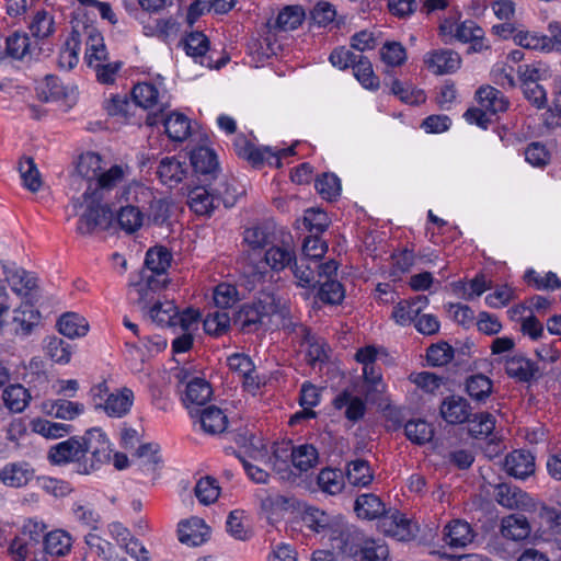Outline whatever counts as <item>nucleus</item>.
Here are the masks:
<instances>
[{"label": "nucleus", "mask_w": 561, "mask_h": 561, "mask_svg": "<svg viewBox=\"0 0 561 561\" xmlns=\"http://www.w3.org/2000/svg\"><path fill=\"white\" fill-rule=\"evenodd\" d=\"M149 192L146 187L137 182H131L123 187L119 199L125 202L117 211V222L124 231L133 233L140 229L144 224L145 215L140 207L136 204L139 203V196H146Z\"/></svg>", "instance_id": "nucleus-1"}, {"label": "nucleus", "mask_w": 561, "mask_h": 561, "mask_svg": "<svg viewBox=\"0 0 561 561\" xmlns=\"http://www.w3.org/2000/svg\"><path fill=\"white\" fill-rule=\"evenodd\" d=\"M84 461L83 473H90L99 465L105 463L111 459V444L106 434L100 428H91L81 437Z\"/></svg>", "instance_id": "nucleus-2"}, {"label": "nucleus", "mask_w": 561, "mask_h": 561, "mask_svg": "<svg viewBox=\"0 0 561 561\" xmlns=\"http://www.w3.org/2000/svg\"><path fill=\"white\" fill-rule=\"evenodd\" d=\"M90 195L91 197L88 201L83 198L87 209L80 216L77 226V231L81 234H90L96 228L106 229L113 218L111 208L102 204L104 197L99 192H92Z\"/></svg>", "instance_id": "nucleus-3"}, {"label": "nucleus", "mask_w": 561, "mask_h": 561, "mask_svg": "<svg viewBox=\"0 0 561 561\" xmlns=\"http://www.w3.org/2000/svg\"><path fill=\"white\" fill-rule=\"evenodd\" d=\"M102 170V158L95 152H85L79 157L76 170L70 175V186L79 191L84 183L87 188L82 198L88 201L92 193L93 185Z\"/></svg>", "instance_id": "nucleus-4"}, {"label": "nucleus", "mask_w": 561, "mask_h": 561, "mask_svg": "<svg viewBox=\"0 0 561 561\" xmlns=\"http://www.w3.org/2000/svg\"><path fill=\"white\" fill-rule=\"evenodd\" d=\"M364 540L365 536L362 531L340 522L335 530H333L329 542L333 551L357 559Z\"/></svg>", "instance_id": "nucleus-5"}, {"label": "nucleus", "mask_w": 561, "mask_h": 561, "mask_svg": "<svg viewBox=\"0 0 561 561\" xmlns=\"http://www.w3.org/2000/svg\"><path fill=\"white\" fill-rule=\"evenodd\" d=\"M276 311V305L273 297H265L252 304L244 305L238 313V322L243 331H255L264 318L272 316Z\"/></svg>", "instance_id": "nucleus-6"}, {"label": "nucleus", "mask_w": 561, "mask_h": 561, "mask_svg": "<svg viewBox=\"0 0 561 561\" xmlns=\"http://www.w3.org/2000/svg\"><path fill=\"white\" fill-rule=\"evenodd\" d=\"M378 528L387 536L400 541L412 539L414 526L404 514L396 508H388L378 522Z\"/></svg>", "instance_id": "nucleus-7"}, {"label": "nucleus", "mask_w": 561, "mask_h": 561, "mask_svg": "<svg viewBox=\"0 0 561 561\" xmlns=\"http://www.w3.org/2000/svg\"><path fill=\"white\" fill-rule=\"evenodd\" d=\"M233 148L238 157L247 159L253 167H260L266 162L268 165L280 168L279 157L274 154L270 147L256 148L243 135L234 138Z\"/></svg>", "instance_id": "nucleus-8"}, {"label": "nucleus", "mask_w": 561, "mask_h": 561, "mask_svg": "<svg viewBox=\"0 0 561 561\" xmlns=\"http://www.w3.org/2000/svg\"><path fill=\"white\" fill-rule=\"evenodd\" d=\"M501 360L504 363V369L507 376L516 381L530 382L541 376L537 363L520 353L507 355Z\"/></svg>", "instance_id": "nucleus-9"}, {"label": "nucleus", "mask_w": 561, "mask_h": 561, "mask_svg": "<svg viewBox=\"0 0 561 561\" xmlns=\"http://www.w3.org/2000/svg\"><path fill=\"white\" fill-rule=\"evenodd\" d=\"M35 477V470L27 461L5 463L0 470V482L13 489L26 486Z\"/></svg>", "instance_id": "nucleus-10"}, {"label": "nucleus", "mask_w": 561, "mask_h": 561, "mask_svg": "<svg viewBox=\"0 0 561 561\" xmlns=\"http://www.w3.org/2000/svg\"><path fill=\"white\" fill-rule=\"evenodd\" d=\"M427 69L437 76L453 73L459 69L460 56L450 49H438L430 51L424 57Z\"/></svg>", "instance_id": "nucleus-11"}, {"label": "nucleus", "mask_w": 561, "mask_h": 561, "mask_svg": "<svg viewBox=\"0 0 561 561\" xmlns=\"http://www.w3.org/2000/svg\"><path fill=\"white\" fill-rule=\"evenodd\" d=\"M48 459L55 465H65L83 459L81 437L72 436L50 447Z\"/></svg>", "instance_id": "nucleus-12"}, {"label": "nucleus", "mask_w": 561, "mask_h": 561, "mask_svg": "<svg viewBox=\"0 0 561 561\" xmlns=\"http://www.w3.org/2000/svg\"><path fill=\"white\" fill-rule=\"evenodd\" d=\"M442 417L449 424H462L471 417V405L460 396H449L439 407Z\"/></svg>", "instance_id": "nucleus-13"}, {"label": "nucleus", "mask_w": 561, "mask_h": 561, "mask_svg": "<svg viewBox=\"0 0 561 561\" xmlns=\"http://www.w3.org/2000/svg\"><path fill=\"white\" fill-rule=\"evenodd\" d=\"M301 519L307 528L317 534H321L322 537L328 538V540L340 523V520L331 517L324 511L312 506L304 511Z\"/></svg>", "instance_id": "nucleus-14"}, {"label": "nucleus", "mask_w": 561, "mask_h": 561, "mask_svg": "<svg viewBox=\"0 0 561 561\" xmlns=\"http://www.w3.org/2000/svg\"><path fill=\"white\" fill-rule=\"evenodd\" d=\"M179 540L190 547L204 543L209 537V527L202 518L192 517L179 524Z\"/></svg>", "instance_id": "nucleus-15"}, {"label": "nucleus", "mask_w": 561, "mask_h": 561, "mask_svg": "<svg viewBox=\"0 0 561 561\" xmlns=\"http://www.w3.org/2000/svg\"><path fill=\"white\" fill-rule=\"evenodd\" d=\"M192 417H198L202 430L207 434H219L222 433L227 427V416L221 409L209 405L203 410L193 409L190 410Z\"/></svg>", "instance_id": "nucleus-16"}, {"label": "nucleus", "mask_w": 561, "mask_h": 561, "mask_svg": "<svg viewBox=\"0 0 561 561\" xmlns=\"http://www.w3.org/2000/svg\"><path fill=\"white\" fill-rule=\"evenodd\" d=\"M221 198L206 186H196L188 192L187 204L199 216H209L218 207Z\"/></svg>", "instance_id": "nucleus-17"}, {"label": "nucleus", "mask_w": 561, "mask_h": 561, "mask_svg": "<svg viewBox=\"0 0 561 561\" xmlns=\"http://www.w3.org/2000/svg\"><path fill=\"white\" fill-rule=\"evenodd\" d=\"M85 53L84 61L88 67L95 62L106 60L108 53L102 33L94 26H84Z\"/></svg>", "instance_id": "nucleus-18"}, {"label": "nucleus", "mask_w": 561, "mask_h": 561, "mask_svg": "<svg viewBox=\"0 0 561 561\" xmlns=\"http://www.w3.org/2000/svg\"><path fill=\"white\" fill-rule=\"evenodd\" d=\"M505 471L517 479H525L535 471L534 457L526 450H514L505 457Z\"/></svg>", "instance_id": "nucleus-19"}, {"label": "nucleus", "mask_w": 561, "mask_h": 561, "mask_svg": "<svg viewBox=\"0 0 561 561\" xmlns=\"http://www.w3.org/2000/svg\"><path fill=\"white\" fill-rule=\"evenodd\" d=\"M186 55L193 57L202 66L211 67V60L206 57L209 49V41L202 32H191L181 42Z\"/></svg>", "instance_id": "nucleus-20"}, {"label": "nucleus", "mask_w": 561, "mask_h": 561, "mask_svg": "<svg viewBox=\"0 0 561 561\" xmlns=\"http://www.w3.org/2000/svg\"><path fill=\"white\" fill-rule=\"evenodd\" d=\"M494 497L500 505L510 510L524 508L528 506L530 501L526 492L507 483H501L495 486Z\"/></svg>", "instance_id": "nucleus-21"}, {"label": "nucleus", "mask_w": 561, "mask_h": 561, "mask_svg": "<svg viewBox=\"0 0 561 561\" xmlns=\"http://www.w3.org/2000/svg\"><path fill=\"white\" fill-rule=\"evenodd\" d=\"M188 167L176 157L163 158L158 167L157 174L161 182L170 187L176 186L186 176Z\"/></svg>", "instance_id": "nucleus-22"}, {"label": "nucleus", "mask_w": 561, "mask_h": 561, "mask_svg": "<svg viewBox=\"0 0 561 561\" xmlns=\"http://www.w3.org/2000/svg\"><path fill=\"white\" fill-rule=\"evenodd\" d=\"M296 260V252L289 243L272 245L265 251L264 262L273 272H282L290 267Z\"/></svg>", "instance_id": "nucleus-23"}, {"label": "nucleus", "mask_w": 561, "mask_h": 561, "mask_svg": "<svg viewBox=\"0 0 561 561\" xmlns=\"http://www.w3.org/2000/svg\"><path fill=\"white\" fill-rule=\"evenodd\" d=\"M473 530L469 523L460 519L450 522L445 527L444 541L453 548H462L472 542Z\"/></svg>", "instance_id": "nucleus-24"}, {"label": "nucleus", "mask_w": 561, "mask_h": 561, "mask_svg": "<svg viewBox=\"0 0 561 561\" xmlns=\"http://www.w3.org/2000/svg\"><path fill=\"white\" fill-rule=\"evenodd\" d=\"M191 164L196 173L215 178L219 169L216 153L207 147H198L191 152Z\"/></svg>", "instance_id": "nucleus-25"}, {"label": "nucleus", "mask_w": 561, "mask_h": 561, "mask_svg": "<svg viewBox=\"0 0 561 561\" xmlns=\"http://www.w3.org/2000/svg\"><path fill=\"white\" fill-rule=\"evenodd\" d=\"M211 393L210 385L205 379L196 377L186 383L182 401L187 409H191V405H204Z\"/></svg>", "instance_id": "nucleus-26"}, {"label": "nucleus", "mask_w": 561, "mask_h": 561, "mask_svg": "<svg viewBox=\"0 0 561 561\" xmlns=\"http://www.w3.org/2000/svg\"><path fill=\"white\" fill-rule=\"evenodd\" d=\"M354 510L359 518L363 519H380L387 511L382 501L373 493H365L357 496Z\"/></svg>", "instance_id": "nucleus-27"}, {"label": "nucleus", "mask_w": 561, "mask_h": 561, "mask_svg": "<svg viewBox=\"0 0 561 561\" xmlns=\"http://www.w3.org/2000/svg\"><path fill=\"white\" fill-rule=\"evenodd\" d=\"M81 46L80 33L72 30L58 55V67L61 70L69 71L79 62V53Z\"/></svg>", "instance_id": "nucleus-28"}, {"label": "nucleus", "mask_w": 561, "mask_h": 561, "mask_svg": "<svg viewBox=\"0 0 561 561\" xmlns=\"http://www.w3.org/2000/svg\"><path fill=\"white\" fill-rule=\"evenodd\" d=\"M477 99L481 107H483L490 115L505 112L508 107V101L505 99L503 93L490 85L481 87L477 91Z\"/></svg>", "instance_id": "nucleus-29"}, {"label": "nucleus", "mask_w": 561, "mask_h": 561, "mask_svg": "<svg viewBox=\"0 0 561 561\" xmlns=\"http://www.w3.org/2000/svg\"><path fill=\"white\" fill-rule=\"evenodd\" d=\"M501 533L514 541L526 539L530 535V525L523 514H512L502 519Z\"/></svg>", "instance_id": "nucleus-30"}, {"label": "nucleus", "mask_w": 561, "mask_h": 561, "mask_svg": "<svg viewBox=\"0 0 561 561\" xmlns=\"http://www.w3.org/2000/svg\"><path fill=\"white\" fill-rule=\"evenodd\" d=\"M333 405L337 410L346 408L345 417L352 422L360 420L366 412V404L363 399L352 396L347 390L342 391L334 398Z\"/></svg>", "instance_id": "nucleus-31"}, {"label": "nucleus", "mask_w": 561, "mask_h": 561, "mask_svg": "<svg viewBox=\"0 0 561 561\" xmlns=\"http://www.w3.org/2000/svg\"><path fill=\"white\" fill-rule=\"evenodd\" d=\"M129 174L130 169L128 165L123 167L118 164L111 167L105 172L100 171V174L91 192H99V194L103 196L104 191H110L114 188L117 184L122 183Z\"/></svg>", "instance_id": "nucleus-32"}, {"label": "nucleus", "mask_w": 561, "mask_h": 561, "mask_svg": "<svg viewBox=\"0 0 561 561\" xmlns=\"http://www.w3.org/2000/svg\"><path fill=\"white\" fill-rule=\"evenodd\" d=\"M345 478L353 486L365 488L374 480L370 465L367 460H352L346 466Z\"/></svg>", "instance_id": "nucleus-33"}, {"label": "nucleus", "mask_w": 561, "mask_h": 561, "mask_svg": "<svg viewBox=\"0 0 561 561\" xmlns=\"http://www.w3.org/2000/svg\"><path fill=\"white\" fill-rule=\"evenodd\" d=\"M305 11L300 5H287L280 10L272 25L277 31L287 32L296 30L305 20Z\"/></svg>", "instance_id": "nucleus-34"}, {"label": "nucleus", "mask_w": 561, "mask_h": 561, "mask_svg": "<svg viewBox=\"0 0 561 561\" xmlns=\"http://www.w3.org/2000/svg\"><path fill=\"white\" fill-rule=\"evenodd\" d=\"M57 324L59 332L69 339L82 337L89 331L88 321L75 312L62 314Z\"/></svg>", "instance_id": "nucleus-35"}, {"label": "nucleus", "mask_w": 561, "mask_h": 561, "mask_svg": "<svg viewBox=\"0 0 561 561\" xmlns=\"http://www.w3.org/2000/svg\"><path fill=\"white\" fill-rule=\"evenodd\" d=\"M134 393L130 389L124 388L118 393H111L105 400L104 411L108 416L122 417L131 408Z\"/></svg>", "instance_id": "nucleus-36"}, {"label": "nucleus", "mask_w": 561, "mask_h": 561, "mask_svg": "<svg viewBox=\"0 0 561 561\" xmlns=\"http://www.w3.org/2000/svg\"><path fill=\"white\" fill-rule=\"evenodd\" d=\"M466 392L477 402H485L493 391V381L483 374L471 375L466 379Z\"/></svg>", "instance_id": "nucleus-37"}, {"label": "nucleus", "mask_w": 561, "mask_h": 561, "mask_svg": "<svg viewBox=\"0 0 561 561\" xmlns=\"http://www.w3.org/2000/svg\"><path fill=\"white\" fill-rule=\"evenodd\" d=\"M72 546L71 537L64 530H54L44 537V550L54 557H64L69 553Z\"/></svg>", "instance_id": "nucleus-38"}, {"label": "nucleus", "mask_w": 561, "mask_h": 561, "mask_svg": "<svg viewBox=\"0 0 561 561\" xmlns=\"http://www.w3.org/2000/svg\"><path fill=\"white\" fill-rule=\"evenodd\" d=\"M165 133L173 141H184L191 134L190 119L180 113H172L163 121Z\"/></svg>", "instance_id": "nucleus-39"}, {"label": "nucleus", "mask_w": 561, "mask_h": 561, "mask_svg": "<svg viewBox=\"0 0 561 561\" xmlns=\"http://www.w3.org/2000/svg\"><path fill=\"white\" fill-rule=\"evenodd\" d=\"M5 407L14 412L21 413L28 405L31 394L22 385H10L2 394Z\"/></svg>", "instance_id": "nucleus-40"}, {"label": "nucleus", "mask_w": 561, "mask_h": 561, "mask_svg": "<svg viewBox=\"0 0 561 561\" xmlns=\"http://www.w3.org/2000/svg\"><path fill=\"white\" fill-rule=\"evenodd\" d=\"M45 354L55 363L66 365L72 355V345L58 336H48L45 340Z\"/></svg>", "instance_id": "nucleus-41"}, {"label": "nucleus", "mask_w": 561, "mask_h": 561, "mask_svg": "<svg viewBox=\"0 0 561 561\" xmlns=\"http://www.w3.org/2000/svg\"><path fill=\"white\" fill-rule=\"evenodd\" d=\"M171 253L164 247H153L146 253L145 266L142 270H148L158 275H164L171 263Z\"/></svg>", "instance_id": "nucleus-42"}, {"label": "nucleus", "mask_w": 561, "mask_h": 561, "mask_svg": "<svg viewBox=\"0 0 561 561\" xmlns=\"http://www.w3.org/2000/svg\"><path fill=\"white\" fill-rule=\"evenodd\" d=\"M296 284L302 288H314L317 284H320V279H317V273L314 265H311L307 259H297L290 266Z\"/></svg>", "instance_id": "nucleus-43"}, {"label": "nucleus", "mask_w": 561, "mask_h": 561, "mask_svg": "<svg viewBox=\"0 0 561 561\" xmlns=\"http://www.w3.org/2000/svg\"><path fill=\"white\" fill-rule=\"evenodd\" d=\"M5 44L8 55L15 59L22 60L34 56L35 47L32 46V42L26 33H13L7 38Z\"/></svg>", "instance_id": "nucleus-44"}, {"label": "nucleus", "mask_w": 561, "mask_h": 561, "mask_svg": "<svg viewBox=\"0 0 561 561\" xmlns=\"http://www.w3.org/2000/svg\"><path fill=\"white\" fill-rule=\"evenodd\" d=\"M178 308L173 301L157 300L149 308V317L160 327H174Z\"/></svg>", "instance_id": "nucleus-45"}, {"label": "nucleus", "mask_w": 561, "mask_h": 561, "mask_svg": "<svg viewBox=\"0 0 561 561\" xmlns=\"http://www.w3.org/2000/svg\"><path fill=\"white\" fill-rule=\"evenodd\" d=\"M317 483L322 492L335 495L344 489V474L341 470L324 468L319 472Z\"/></svg>", "instance_id": "nucleus-46"}, {"label": "nucleus", "mask_w": 561, "mask_h": 561, "mask_svg": "<svg viewBox=\"0 0 561 561\" xmlns=\"http://www.w3.org/2000/svg\"><path fill=\"white\" fill-rule=\"evenodd\" d=\"M454 36L462 43L471 42L474 50H480L483 47L482 39L484 32L474 21L467 20L458 24L455 28Z\"/></svg>", "instance_id": "nucleus-47"}, {"label": "nucleus", "mask_w": 561, "mask_h": 561, "mask_svg": "<svg viewBox=\"0 0 561 561\" xmlns=\"http://www.w3.org/2000/svg\"><path fill=\"white\" fill-rule=\"evenodd\" d=\"M134 103L145 110L153 108L159 103V91L152 83H137L131 90Z\"/></svg>", "instance_id": "nucleus-48"}, {"label": "nucleus", "mask_w": 561, "mask_h": 561, "mask_svg": "<svg viewBox=\"0 0 561 561\" xmlns=\"http://www.w3.org/2000/svg\"><path fill=\"white\" fill-rule=\"evenodd\" d=\"M404 433L412 443L423 445L433 438L434 428L424 420H411L405 424Z\"/></svg>", "instance_id": "nucleus-49"}, {"label": "nucleus", "mask_w": 561, "mask_h": 561, "mask_svg": "<svg viewBox=\"0 0 561 561\" xmlns=\"http://www.w3.org/2000/svg\"><path fill=\"white\" fill-rule=\"evenodd\" d=\"M356 79L365 89L377 90L379 88V79L375 76L371 62L364 56H359L353 66Z\"/></svg>", "instance_id": "nucleus-50"}, {"label": "nucleus", "mask_w": 561, "mask_h": 561, "mask_svg": "<svg viewBox=\"0 0 561 561\" xmlns=\"http://www.w3.org/2000/svg\"><path fill=\"white\" fill-rule=\"evenodd\" d=\"M19 172L23 185L31 192H37L42 186L41 174L31 157L23 158L19 163Z\"/></svg>", "instance_id": "nucleus-51"}, {"label": "nucleus", "mask_w": 561, "mask_h": 561, "mask_svg": "<svg viewBox=\"0 0 561 561\" xmlns=\"http://www.w3.org/2000/svg\"><path fill=\"white\" fill-rule=\"evenodd\" d=\"M390 91L407 104H420L425 102L426 99L422 90H416L411 84L397 79L392 80Z\"/></svg>", "instance_id": "nucleus-52"}, {"label": "nucleus", "mask_w": 561, "mask_h": 561, "mask_svg": "<svg viewBox=\"0 0 561 561\" xmlns=\"http://www.w3.org/2000/svg\"><path fill=\"white\" fill-rule=\"evenodd\" d=\"M272 232L267 226L256 225L250 228H247L243 232V241L251 248L252 250L264 249L272 241Z\"/></svg>", "instance_id": "nucleus-53"}, {"label": "nucleus", "mask_w": 561, "mask_h": 561, "mask_svg": "<svg viewBox=\"0 0 561 561\" xmlns=\"http://www.w3.org/2000/svg\"><path fill=\"white\" fill-rule=\"evenodd\" d=\"M244 512L238 510L230 512L227 518V531L237 540L245 541L252 537V531L244 523Z\"/></svg>", "instance_id": "nucleus-54"}, {"label": "nucleus", "mask_w": 561, "mask_h": 561, "mask_svg": "<svg viewBox=\"0 0 561 561\" xmlns=\"http://www.w3.org/2000/svg\"><path fill=\"white\" fill-rule=\"evenodd\" d=\"M344 297L345 289L336 279H325L319 286L318 298L324 304L339 305Z\"/></svg>", "instance_id": "nucleus-55"}, {"label": "nucleus", "mask_w": 561, "mask_h": 561, "mask_svg": "<svg viewBox=\"0 0 561 561\" xmlns=\"http://www.w3.org/2000/svg\"><path fill=\"white\" fill-rule=\"evenodd\" d=\"M203 325L207 334L220 335L229 329L230 317L226 310L218 308L206 316Z\"/></svg>", "instance_id": "nucleus-56"}, {"label": "nucleus", "mask_w": 561, "mask_h": 561, "mask_svg": "<svg viewBox=\"0 0 561 561\" xmlns=\"http://www.w3.org/2000/svg\"><path fill=\"white\" fill-rule=\"evenodd\" d=\"M469 432L476 438H485L492 434L495 427V419L492 414L484 412L469 417Z\"/></svg>", "instance_id": "nucleus-57"}, {"label": "nucleus", "mask_w": 561, "mask_h": 561, "mask_svg": "<svg viewBox=\"0 0 561 561\" xmlns=\"http://www.w3.org/2000/svg\"><path fill=\"white\" fill-rule=\"evenodd\" d=\"M381 60L390 67H399L407 60V50L399 42H387L380 48Z\"/></svg>", "instance_id": "nucleus-58"}, {"label": "nucleus", "mask_w": 561, "mask_h": 561, "mask_svg": "<svg viewBox=\"0 0 561 561\" xmlns=\"http://www.w3.org/2000/svg\"><path fill=\"white\" fill-rule=\"evenodd\" d=\"M514 42L523 48L549 51L550 42L548 35L520 31L514 35Z\"/></svg>", "instance_id": "nucleus-59"}, {"label": "nucleus", "mask_w": 561, "mask_h": 561, "mask_svg": "<svg viewBox=\"0 0 561 561\" xmlns=\"http://www.w3.org/2000/svg\"><path fill=\"white\" fill-rule=\"evenodd\" d=\"M123 66L122 61L102 60L90 66L96 77L98 82L102 84H112L115 82L118 71Z\"/></svg>", "instance_id": "nucleus-60"}, {"label": "nucleus", "mask_w": 561, "mask_h": 561, "mask_svg": "<svg viewBox=\"0 0 561 561\" xmlns=\"http://www.w3.org/2000/svg\"><path fill=\"white\" fill-rule=\"evenodd\" d=\"M388 554L386 545L365 538L356 561H385Z\"/></svg>", "instance_id": "nucleus-61"}, {"label": "nucleus", "mask_w": 561, "mask_h": 561, "mask_svg": "<svg viewBox=\"0 0 561 561\" xmlns=\"http://www.w3.org/2000/svg\"><path fill=\"white\" fill-rule=\"evenodd\" d=\"M317 192L322 198L332 201L341 193L340 179L333 173H324L314 183Z\"/></svg>", "instance_id": "nucleus-62"}, {"label": "nucleus", "mask_w": 561, "mask_h": 561, "mask_svg": "<svg viewBox=\"0 0 561 561\" xmlns=\"http://www.w3.org/2000/svg\"><path fill=\"white\" fill-rule=\"evenodd\" d=\"M195 495L202 504L214 503L219 496V485L216 479L209 476L199 479L195 485Z\"/></svg>", "instance_id": "nucleus-63"}, {"label": "nucleus", "mask_w": 561, "mask_h": 561, "mask_svg": "<svg viewBox=\"0 0 561 561\" xmlns=\"http://www.w3.org/2000/svg\"><path fill=\"white\" fill-rule=\"evenodd\" d=\"M7 279L18 295L27 296L36 287V277L24 270H16Z\"/></svg>", "instance_id": "nucleus-64"}]
</instances>
